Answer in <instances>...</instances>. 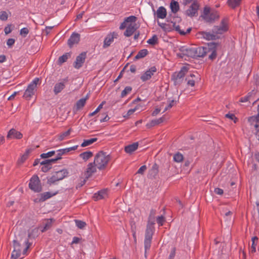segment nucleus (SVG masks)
<instances>
[{
	"label": "nucleus",
	"instance_id": "f03ea898",
	"mask_svg": "<svg viewBox=\"0 0 259 259\" xmlns=\"http://www.w3.org/2000/svg\"><path fill=\"white\" fill-rule=\"evenodd\" d=\"M110 160L111 156L109 154H107L106 152L101 151L95 156L94 163L98 169L103 170L107 168Z\"/></svg>",
	"mask_w": 259,
	"mask_h": 259
},
{
	"label": "nucleus",
	"instance_id": "49530a36",
	"mask_svg": "<svg viewBox=\"0 0 259 259\" xmlns=\"http://www.w3.org/2000/svg\"><path fill=\"white\" fill-rule=\"evenodd\" d=\"M77 147H78V146L76 145V146H73L71 147H69V148H67L62 149H59V152H62L63 155H64L72 150H76Z\"/></svg>",
	"mask_w": 259,
	"mask_h": 259
},
{
	"label": "nucleus",
	"instance_id": "393cba45",
	"mask_svg": "<svg viewBox=\"0 0 259 259\" xmlns=\"http://www.w3.org/2000/svg\"><path fill=\"white\" fill-rule=\"evenodd\" d=\"M107 195V190L103 189L95 193L93 195V199L95 201H97L104 198Z\"/></svg>",
	"mask_w": 259,
	"mask_h": 259
},
{
	"label": "nucleus",
	"instance_id": "ea45409f",
	"mask_svg": "<svg viewBox=\"0 0 259 259\" xmlns=\"http://www.w3.org/2000/svg\"><path fill=\"white\" fill-rule=\"evenodd\" d=\"M60 180H61L60 179H59V177L55 173L53 175V176L51 177L48 179L47 183L49 185H51L54 184L57 181H59Z\"/></svg>",
	"mask_w": 259,
	"mask_h": 259
},
{
	"label": "nucleus",
	"instance_id": "4468645a",
	"mask_svg": "<svg viewBox=\"0 0 259 259\" xmlns=\"http://www.w3.org/2000/svg\"><path fill=\"white\" fill-rule=\"evenodd\" d=\"M156 71L157 69L155 66L151 67L141 76L140 78L143 81H146L149 80Z\"/></svg>",
	"mask_w": 259,
	"mask_h": 259
},
{
	"label": "nucleus",
	"instance_id": "8fccbe9b",
	"mask_svg": "<svg viewBox=\"0 0 259 259\" xmlns=\"http://www.w3.org/2000/svg\"><path fill=\"white\" fill-rule=\"evenodd\" d=\"M132 90V88L130 86L126 87L121 93V97L123 98L129 94Z\"/></svg>",
	"mask_w": 259,
	"mask_h": 259
},
{
	"label": "nucleus",
	"instance_id": "bf43d9fd",
	"mask_svg": "<svg viewBox=\"0 0 259 259\" xmlns=\"http://www.w3.org/2000/svg\"><path fill=\"white\" fill-rule=\"evenodd\" d=\"M177 101L175 100H172L169 101L168 105L165 108L163 112H165L167 110L170 109L172 106L176 104Z\"/></svg>",
	"mask_w": 259,
	"mask_h": 259
},
{
	"label": "nucleus",
	"instance_id": "9d476101",
	"mask_svg": "<svg viewBox=\"0 0 259 259\" xmlns=\"http://www.w3.org/2000/svg\"><path fill=\"white\" fill-rule=\"evenodd\" d=\"M87 57V53L82 52L76 57V60L74 63L73 66L76 69H79L81 67L85 62Z\"/></svg>",
	"mask_w": 259,
	"mask_h": 259
},
{
	"label": "nucleus",
	"instance_id": "3c124183",
	"mask_svg": "<svg viewBox=\"0 0 259 259\" xmlns=\"http://www.w3.org/2000/svg\"><path fill=\"white\" fill-rule=\"evenodd\" d=\"M52 224V219L48 220L45 225L44 228L41 230V232H44L49 229L51 227Z\"/></svg>",
	"mask_w": 259,
	"mask_h": 259
},
{
	"label": "nucleus",
	"instance_id": "4be33fe9",
	"mask_svg": "<svg viewBox=\"0 0 259 259\" xmlns=\"http://www.w3.org/2000/svg\"><path fill=\"white\" fill-rule=\"evenodd\" d=\"M88 99V97L87 96L85 98H81L77 101L74 106L73 110L77 111L81 109L85 105L87 100Z\"/></svg>",
	"mask_w": 259,
	"mask_h": 259
},
{
	"label": "nucleus",
	"instance_id": "6e6552de",
	"mask_svg": "<svg viewBox=\"0 0 259 259\" xmlns=\"http://www.w3.org/2000/svg\"><path fill=\"white\" fill-rule=\"evenodd\" d=\"M179 51L180 53H177V56L180 58H183L184 56L194 58V48L183 46L179 49Z\"/></svg>",
	"mask_w": 259,
	"mask_h": 259
},
{
	"label": "nucleus",
	"instance_id": "9b49d317",
	"mask_svg": "<svg viewBox=\"0 0 259 259\" xmlns=\"http://www.w3.org/2000/svg\"><path fill=\"white\" fill-rule=\"evenodd\" d=\"M68 77H66L63 79L61 82H57L55 84L53 92L55 95H57L65 89V84L68 82Z\"/></svg>",
	"mask_w": 259,
	"mask_h": 259
},
{
	"label": "nucleus",
	"instance_id": "37998d69",
	"mask_svg": "<svg viewBox=\"0 0 259 259\" xmlns=\"http://www.w3.org/2000/svg\"><path fill=\"white\" fill-rule=\"evenodd\" d=\"M158 42V38L157 36L155 34L153 35V36L147 40V43L151 45L154 46L157 44Z\"/></svg>",
	"mask_w": 259,
	"mask_h": 259
},
{
	"label": "nucleus",
	"instance_id": "7ed1b4c3",
	"mask_svg": "<svg viewBox=\"0 0 259 259\" xmlns=\"http://www.w3.org/2000/svg\"><path fill=\"white\" fill-rule=\"evenodd\" d=\"M257 114L256 115L249 117L247 121L256 138L259 140V105L257 106Z\"/></svg>",
	"mask_w": 259,
	"mask_h": 259
},
{
	"label": "nucleus",
	"instance_id": "c85d7f7f",
	"mask_svg": "<svg viewBox=\"0 0 259 259\" xmlns=\"http://www.w3.org/2000/svg\"><path fill=\"white\" fill-rule=\"evenodd\" d=\"M241 1L242 0H228L227 3L229 7L233 9H235L240 5Z\"/></svg>",
	"mask_w": 259,
	"mask_h": 259
},
{
	"label": "nucleus",
	"instance_id": "052dcab7",
	"mask_svg": "<svg viewBox=\"0 0 259 259\" xmlns=\"http://www.w3.org/2000/svg\"><path fill=\"white\" fill-rule=\"evenodd\" d=\"M8 16L6 11H1L0 12V19L2 21H6L8 19Z\"/></svg>",
	"mask_w": 259,
	"mask_h": 259
},
{
	"label": "nucleus",
	"instance_id": "f257e3e1",
	"mask_svg": "<svg viewBox=\"0 0 259 259\" xmlns=\"http://www.w3.org/2000/svg\"><path fill=\"white\" fill-rule=\"evenodd\" d=\"M156 213L155 209H151L148 218L144 240V247L146 252L151 247V240L154 231L153 225L155 224V215Z\"/></svg>",
	"mask_w": 259,
	"mask_h": 259
},
{
	"label": "nucleus",
	"instance_id": "79ce46f5",
	"mask_svg": "<svg viewBox=\"0 0 259 259\" xmlns=\"http://www.w3.org/2000/svg\"><path fill=\"white\" fill-rule=\"evenodd\" d=\"M164 118L163 117H160L158 119L152 120L149 124H147V126L149 125L150 126H153L158 125L160 123L163 122Z\"/></svg>",
	"mask_w": 259,
	"mask_h": 259
},
{
	"label": "nucleus",
	"instance_id": "2f4dec72",
	"mask_svg": "<svg viewBox=\"0 0 259 259\" xmlns=\"http://www.w3.org/2000/svg\"><path fill=\"white\" fill-rule=\"evenodd\" d=\"M93 156L92 152L88 151L80 153L79 156L84 161H86Z\"/></svg>",
	"mask_w": 259,
	"mask_h": 259
},
{
	"label": "nucleus",
	"instance_id": "cd10ccee",
	"mask_svg": "<svg viewBox=\"0 0 259 259\" xmlns=\"http://www.w3.org/2000/svg\"><path fill=\"white\" fill-rule=\"evenodd\" d=\"M201 34L204 38L208 40H215L218 38V37L213 32L211 33L210 32L203 31L201 32Z\"/></svg>",
	"mask_w": 259,
	"mask_h": 259
},
{
	"label": "nucleus",
	"instance_id": "7c9ffc66",
	"mask_svg": "<svg viewBox=\"0 0 259 259\" xmlns=\"http://www.w3.org/2000/svg\"><path fill=\"white\" fill-rule=\"evenodd\" d=\"M170 8L172 13L175 14L177 13L180 9L179 3L174 0H172L170 4Z\"/></svg>",
	"mask_w": 259,
	"mask_h": 259
},
{
	"label": "nucleus",
	"instance_id": "39448f33",
	"mask_svg": "<svg viewBox=\"0 0 259 259\" xmlns=\"http://www.w3.org/2000/svg\"><path fill=\"white\" fill-rule=\"evenodd\" d=\"M29 188L34 192H40L42 191V186L40 181L36 175L32 176L30 179Z\"/></svg>",
	"mask_w": 259,
	"mask_h": 259
},
{
	"label": "nucleus",
	"instance_id": "864d4df0",
	"mask_svg": "<svg viewBox=\"0 0 259 259\" xmlns=\"http://www.w3.org/2000/svg\"><path fill=\"white\" fill-rule=\"evenodd\" d=\"M29 153V150H27L26 152L21 156V158L19 159L18 162L23 163L28 158V155Z\"/></svg>",
	"mask_w": 259,
	"mask_h": 259
},
{
	"label": "nucleus",
	"instance_id": "bb28decb",
	"mask_svg": "<svg viewBox=\"0 0 259 259\" xmlns=\"http://www.w3.org/2000/svg\"><path fill=\"white\" fill-rule=\"evenodd\" d=\"M56 194H57V193L52 194L49 192H46L41 193L39 194L40 197L39 198L38 201L39 202H44V201H46V200H47L48 199L55 195Z\"/></svg>",
	"mask_w": 259,
	"mask_h": 259
},
{
	"label": "nucleus",
	"instance_id": "58836bf2",
	"mask_svg": "<svg viewBox=\"0 0 259 259\" xmlns=\"http://www.w3.org/2000/svg\"><path fill=\"white\" fill-rule=\"evenodd\" d=\"M60 180H61L60 179H59V177L55 173L53 175V176L51 177L48 179L47 183L49 185H51L54 184L57 181H59Z\"/></svg>",
	"mask_w": 259,
	"mask_h": 259
},
{
	"label": "nucleus",
	"instance_id": "680f3d73",
	"mask_svg": "<svg viewBox=\"0 0 259 259\" xmlns=\"http://www.w3.org/2000/svg\"><path fill=\"white\" fill-rule=\"evenodd\" d=\"M165 222V218L163 216H158L157 218V223L159 226H162Z\"/></svg>",
	"mask_w": 259,
	"mask_h": 259
},
{
	"label": "nucleus",
	"instance_id": "69168bd1",
	"mask_svg": "<svg viewBox=\"0 0 259 259\" xmlns=\"http://www.w3.org/2000/svg\"><path fill=\"white\" fill-rule=\"evenodd\" d=\"M28 33L29 29L26 27L22 28L20 31V35L23 36L24 37H26V35L28 34Z\"/></svg>",
	"mask_w": 259,
	"mask_h": 259
},
{
	"label": "nucleus",
	"instance_id": "c03bdc74",
	"mask_svg": "<svg viewBox=\"0 0 259 259\" xmlns=\"http://www.w3.org/2000/svg\"><path fill=\"white\" fill-rule=\"evenodd\" d=\"M219 26L222 30V33H223L224 32L227 31L228 29L227 23L225 19H223L221 21V24Z\"/></svg>",
	"mask_w": 259,
	"mask_h": 259
},
{
	"label": "nucleus",
	"instance_id": "09e8293b",
	"mask_svg": "<svg viewBox=\"0 0 259 259\" xmlns=\"http://www.w3.org/2000/svg\"><path fill=\"white\" fill-rule=\"evenodd\" d=\"M21 254V250H16L14 249L12 251L11 258L12 259H17L20 256Z\"/></svg>",
	"mask_w": 259,
	"mask_h": 259
},
{
	"label": "nucleus",
	"instance_id": "774afa93",
	"mask_svg": "<svg viewBox=\"0 0 259 259\" xmlns=\"http://www.w3.org/2000/svg\"><path fill=\"white\" fill-rule=\"evenodd\" d=\"M176 249L175 247L172 248L170 254L168 257V259H174L176 255Z\"/></svg>",
	"mask_w": 259,
	"mask_h": 259
},
{
	"label": "nucleus",
	"instance_id": "b1692460",
	"mask_svg": "<svg viewBox=\"0 0 259 259\" xmlns=\"http://www.w3.org/2000/svg\"><path fill=\"white\" fill-rule=\"evenodd\" d=\"M139 144L138 142L134 143L132 144L124 147V151L128 154H131L135 151L138 148Z\"/></svg>",
	"mask_w": 259,
	"mask_h": 259
},
{
	"label": "nucleus",
	"instance_id": "473e14b6",
	"mask_svg": "<svg viewBox=\"0 0 259 259\" xmlns=\"http://www.w3.org/2000/svg\"><path fill=\"white\" fill-rule=\"evenodd\" d=\"M71 57V54L70 53H66L60 56L58 60V64L62 65L63 63L67 61V59Z\"/></svg>",
	"mask_w": 259,
	"mask_h": 259
},
{
	"label": "nucleus",
	"instance_id": "ddd939ff",
	"mask_svg": "<svg viewBox=\"0 0 259 259\" xmlns=\"http://www.w3.org/2000/svg\"><path fill=\"white\" fill-rule=\"evenodd\" d=\"M118 36V33L116 32H113L109 33L105 37L104 40L103 48H106L110 46L113 41L114 38H117Z\"/></svg>",
	"mask_w": 259,
	"mask_h": 259
},
{
	"label": "nucleus",
	"instance_id": "a211bd4d",
	"mask_svg": "<svg viewBox=\"0 0 259 259\" xmlns=\"http://www.w3.org/2000/svg\"><path fill=\"white\" fill-rule=\"evenodd\" d=\"M217 46L215 42H210L208 44L207 48L209 49V52L211 54L209 55L208 58L211 60L215 59L217 57Z\"/></svg>",
	"mask_w": 259,
	"mask_h": 259
},
{
	"label": "nucleus",
	"instance_id": "e2e57ef3",
	"mask_svg": "<svg viewBox=\"0 0 259 259\" xmlns=\"http://www.w3.org/2000/svg\"><path fill=\"white\" fill-rule=\"evenodd\" d=\"M225 117L228 118H230L231 120H234V122L236 123L238 121V119L236 117L235 114L233 113H228L226 114Z\"/></svg>",
	"mask_w": 259,
	"mask_h": 259
},
{
	"label": "nucleus",
	"instance_id": "4d7b16f0",
	"mask_svg": "<svg viewBox=\"0 0 259 259\" xmlns=\"http://www.w3.org/2000/svg\"><path fill=\"white\" fill-rule=\"evenodd\" d=\"M137 17L135 16H130L127 18H126L124 20L125 22L127 23L130 22L131 23L134 24L137 20Z\"/></svg>",
	"mask_w": 259,
	"mask_h": 259
},
{
	"label": "nucleus",
	"instance_id": "6e6d98bb",
	"mask_svg": "<svg viewBox=\"0 0 259 259\" xmlns=\"http://www.w3.org/2000/svg\"><path fill=\"white\" fill-rule=\"evenodd\" d=\"M55 151H50L46 153H42L40 155V157L42 158H47L53 156L55 154Z\"/></svg>",
	"mask_w": 259,
	"mask_h": 259
},
{
	"label": "nucleus",
	"instance_id": "aec40b11",
	"mask_svg": "<svg viewBox=\"0 0 259 259\" xmlns=\"http://www.w3.org/2000/svg\"><path fill=\"white\" fill-rule=\"evenodd\" d=\"M219 18V15L218 12L217 11H212L208 15V16L203 17V19L207 22L211 23Z\"/></svg>",
	"mask_w": 259,
	"mask_h": 259
},
{
	"label": "nucleus",
	"instance_id": "13d9d810",
	"mask_svg": "<svg viewBox=\"0 0 259 259\" xmlns=\"http://www.w3.org/2000/svg\"><path fill=\"white\" fill-rule=\"evenodd\" d=\"M13 242V247H14V249H15L16 250H21V249L20 248L21 244L17 240H14Z\"/></svg>",
	"mask_w": 259,
	"mask_h": 259
},
{
	"label": "nucleus",
	"instance_id": "f3484780",
	"mask_svg": "<svg viewBox=\"0 0 259 259\" xmlns=\"http://www.w3.org/2000/svg\"><path fill=\"white\" fill-rule=\"evenodd\" d=\"M257 91L252 90L251 91L248 93L247 95L244 97L240 99L239 102L242 103L250 101H252L255 99Z\"/></svg>",
	"mask_w": 259,
	"mask_h": 259
},
{
	"label": "nucleus",
	"instance_id": "de8ad7c7",
	"mask_svg": "<svg viewBox=\"0 0 259 259\" xmlns=\"http://www.w3.org/2000/svg\"><path fill=\"white\" fill-rule=\"evenodd\" d=\"M183 155L180 152H177L174 156V160L177 162H180L183 160Z\"/></svg>",
	"mask_w": 259,
	"mask_h": 259
},
{
	"label": "nucleus",
	"instance_id": "20e7f679",
	"mask_svg": "<svg viewBox=\"0 0 259 259\" xmlns=\"http://www.w3.org/2000/svg\"><path fill=\"white\" fill-rule=\"evenodd\" d=\"M188 69V67L183 66L179 72H175L171 75V80L174 81L175 85H180L183 82Z\"/></svg>",
	"mask_w": 259,
	"mask_h": 259
},
{
	"label": "nucleus",
	"instance_id": "f8f14e48",
	"mask_svg": "<svg viewBox=\"0 0 259 259\" xmlns=\"http://www.w3.org/2000/svg\"><path fill=\"white\" fill-rule=\"evenodd\" d=\"M209 49L207 47H200L194 48V58L204 57L206 54L209 53Z\"/></svg>",
	"mask_w": 259,
	"mask_h": 259
},
{
	"label": "nucleus",
	"instance_id": "72a5a7b5",
	"mask_svg": "<svg viewBox=\"0 0 259 259\" xmlns=\"http://www.w3.org/2000/svg\"><path fill=\"white\" fill-rule=\"evenodd\" d=\"M148 54V51L147 49H143L140 50L137 55L135 57L134 60H137L141 58L145 57Z\"/></svg>",
	"mask_w": 259,
	"mask_h": 259
},
{
	"label": "nucleus",
	"instance_id": "a878e982",
	"mask_svg": "<svg viewBox=\"0 0 259 259\" xmlns=\"http://www.w3.org/2000/svg\"><path fill=\"white\" fill-rule=\"evenodd\" d=\"M156 15L157 18L164 19L167 15L166 9L162 6L159 7L157 10Z\"/></svg>",
	"mask_w": 259,
	"mask_h": 259
},
{
	"label": "nucleus",
	"instance_id": "412c9836",
	"mask_svg": "<svg viewBox=\"0 0 259 259\" xmlns=\"http://www.w3.org/2000/svg\"><path fill=\"white\" fill-rule=\"evenodd\" d=\"M137 29V27L136 23H131L126 27V30L124 32V35L126 37H130L134 34Z\"/></svg>",
	"mask_w": 259,
	"mask_h": 259
},
{
	"label": "nucleus",
	"instance_id": "0e129e2a",
	"mask_svg": "<svg viewBox=\"0 0 259 259\" xmlns=\"http://www.w3.org/2000/svg\"><path fill=\"white\" fill-rule=\"evenodd\" d=\"M212 31L215 35L217 34H222L220 26H214L212 28Z\"/></svg>",
	"mask_w": 259,
	"mask_h": 259
},
{
	"label": "nucleus",
	"instance_id": "4c0bfd02",
	"mask_svg": "<svg viewBox=\"0 0 259 259\" xmlns=\"http://www.w3.org/2000/svg\"><path fill=\"white\" fill-rule=\"evenodd\" d=\"M60 180H61L60 179H59V177L55 173L53 175V176L51 177L48 179L47 183L49 185H51L54 184L57 181H59Z\"/></svg>",
	"mask_w": 259,
	"mask_h": 259
},
{
	"label": "nucleus",
	"instance_id": "1a4fd4ad",
	"mask_svg": "<svg viewBox=\"0 0 259 259\" xmlns=\"http://www.w3.org/2000/svg\"><path fill=\"white\" fill-rule=\"evenodd\" d=\"M181 21V19L179 17H176L173 18V20L171 21V23L172 24V27L175 29V30L178 32L181 35H185L187 33H189L191 31V28H189L187 29L186 32L182 31L180 29V27L179 25H177V22H180Z\"/></svg>",
	"mask_w": 259,
	"mask_h": 259
},
{
	"label": "nucleus",
	"instance_id": "6ab92c4d",
	"mask_svg": "<svg viewBox=\"0 0 259 259\" xmlns=\"http://www.w3.org/2000/svg\"><path fill=\"white\" fill-rule=\"evenodd\" d=\"M23 135L15 129L12 128L10 130L7 135V139H20L22 138Z\"/></svg>",
	"mask_w": 259,
	"mask_h": 259
},
{
	"label": "nucleus",
	"instance_id": "0eeeda50",
	"mask_svg": "<svg viewBox=\"0 0 259 259\" xmlns=\"http://www.w3.org/2000/svg\"><path fill=\"white\" fill-rule=\"evenodd\" d=\"M200 5L197 0H194L189 8L185 12V14L190 17H196L198 15V11Z\"/></svg>",
	"mask_w": 259,
	"mask_h": 259
},
{
	"label": "nucleus",
	"instance_id": "dca6fc26",
	"mask_svg": "<svg viewBox=\"0 0 259 259\" xmlns=\"http://www.w3.org/2000/svg\"><path fill=\"white\" fill-rule=\"evenodd\" d=\"M97 171V167L93 162L89 163L87 165V168L84 172V175L86 179L90 178L93 174Z\"/></svg>",
	"mask_w": 259,
	"mask_h": 259
},
{
	"label": "nucleus",
	"instance_id": "c9c22d12",
	"mask_svg": "<svg viewBox=\"0 0 259 259\" xmlns=\"http://www.w3.org/2000/svg\"><path fill=\"white\" fill-rule=\"evenodd\" d=\"M72 131V128H70L69 129H68V131L59 134L58 135V140L60 141H62L64 140V139H65L67 137H68L70 135L71 132Z\"/></svg>",
	"mask_w": 259,
	"mask_h": 259
},
{
	"label": "nucleus",
	"instance_id": "a18cd8bd",
	"mask_svg": "<svg viewBox=\"0 0 259 259\" xmlns=\"http://www.w3.org/2000/svg\"><path fill=\"white\" fill-rule=\"evenodd\" d=\"M219 26L222 30V33H223L224 32L227 31L228 29L227 23L225 19H223L221 21V24Z\"/></svg>",
	"mask_w": 259,
	"mask_h": 259
},
{
	"label": "nucleus",
	"instance_id": "5fc2aeb1",
	"mask_svg": "<svg viewBox=\"0 0 259 259\" xmlns=\"http://www.w3.org/2000/svg\"><path fill=\"white\" fill-rule=\"evenodd\" d=\"M138 109H139V107H138V106H136L134 108L130 109V110L127 111V112L126 114L125 115H124V116H123V117H124V118H128V117H129L130 115H132V114H133V113H134L136 110H137Z\"/></svg>",
	"mask_w": 259,
	"mask_h": 259
},
{
	"label": "nucleus",
	"instance_id": "c756f323",
	"mask_svg": "<svg viewBox=\"0 0 259 259\" xmlns=\"http://www.w3.org/2000/svg\"><path fill=\"white\" fill-rule=\"evenodd\" d=\"M42 166L41 170L45 172H48L52 167V166L50 164L47 160H44L40 162Z\"/></svg>",
	"mask_w": 259,
	"mask_h": 259
},
{
	"label": "nucleus",
	"instance_id": "2eb2a0df",
	"mask_svg": "<svg viewBox=\"0 0 259 259\" xmlns=\"http://www.w3.org/2000/svg\"><path fill=\"white\" fill-rule=\"evenodd\" d=\"M80 40V34L76 32H73L68 40L67 44L71 48L73 45L77 44Z\"/></svg>",
	"mask_w": 259,
	"mask_h": 259
},
{
	"label": "nucleus",
	"instance_id": "423d86ee",
	"mask_svg": "<svg viewBox=\"0 0 259 259\" xmlns=\"http://www.w3.org/2000/svg\"><path fill=\"white\" fill-rule=\"evenodd\" d=\"M39 78H35L33 81L28 85L27 88L25 90L23 98L27 100H29L32 96L34 94V90L36 88V85L39 82Z\"/></svg>",
	"mask_w": 259,
	"mask_h": 259
},
{
	"label": "nucleus",
	"instance_id": "5701e85b",
	"mask_svg": "<svg viewBox=\"0 0 259 259\" xmlns=\"http://www.w3.org/2000/svg\"><path fill=\"white\" fill-rule=\"evenodd\" d=\"M159 166L157 164L155 163L149 170L148 172L149 177L151 179L155 178L159 172Z\"/></svg>",
	"mask_w": 259,
	"mask_h": 259
},
{
	"label": "nucleus",
	"instance_id": "338daca9",
	"mask_svg": "<svg viewBox=\"0 0 259 259\" xmlns=\"http://www.w3.org/2000/svg\"><path fill=\"white\" fill-rule=\"evenodd\" d=\"M147 169V166L145 165L142 166L137 172V174L143 175Z\"/></svg>",
	"mask_w": 259,
	"mask_h": 259
},
{
	"label": "nucleus",
	"instance_id": "e433bc0d",
	"mask_svg": "<svg viewBox=\"0 0 259 259\" xmlns=\"http://www.w3.org/2000/svg\"><path fill=\"white\" fill-rule=\"evenodd\" d=\"M98 139L96 138H92L88 140H84L83 142L81 144V146L82 147H84L86 146H88L91 144H92L93 143L96 142L97 141Z\"/></svg>",
	"mask_w": 259,
	"mask_h": 259
},
{
	"label": "nucleus",
	"instance_id": "f704fd0d",
	"mask_svg": "<svg viewBox=\"0 0 259 259\" xmlns=\"http://www.w3.org/2000/svg\"><path fill=\"white\" fill-rule=\"evenodd\" d=\"M61 180L66 177L68 174V172L66 169H62L55 172Z\"/></svg>",
	"mask_w": 259,
	"mask_h": 259
},
{
	"label": "nucleus",
	"instance_id": "603ef678",
	"mask_svg": "<svg viewBox=\"0 0 259 259\" xmlns=\"http://www.w3.org/2000/svg\"><path fill=\"white\" fill-rule=\"evenodd\" d=\"M75 222L76 226L79 229H83L87 225L85 222L80 220H75Z\"/></svg>",
	"mask_w": 259,
	"mask_h": 259
},
{
	"label": "nucleus",
	"instance_id": "a19ab883",
	"mask_svg": "<svg viewBox=\"0 0 259 259\" xmlns=\"http://www.w3.org/2000/svg\"><path fill=\"white\" fill-rule=\"evenodd\" d=\"M31 234L29 233L28 234V237L25 240L24 243L25 245V248L23 249L22 253L23 254H26L28 249L30 247L31 243L29 242V238L30 237Z\"/></svg>",
	"mask_w": 259,
	"mask_h": 259
}]
</instances>
